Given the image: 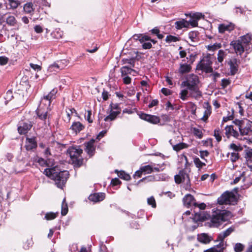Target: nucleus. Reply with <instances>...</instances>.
Returning a JSON list of instances; mask_svg holds the SVG:
<instances>
[{"label":"nucleus","instance_id":"a878e982","mask_svg":"<svg viewBox=\"0 0 252 252\" xmlns=\"http://www.w3.org/2000/svg\"><path fill=\"white\" fill-rule=\"evenodd\" d=\"M209 216L208 214L205 215L204 212H200L199 213H196L195 214L193 217V220L194 221H203L207 220Z\"/></svg>","mask_w":252,"mask_h":252},{"label":"nucleus","instance_id":"f8f14e48","mask_svg":"<svg viewBox=\"0 0 252 252\" xmlns=\"http://www.w3.org/2000/svg\"><path fill=\"white\" fill-rule=\"evenodd\" d=\"M121 111V108L119 107L118 105L115 104L114 105V106H111L110 114L104 118V121L107 122L108 121H111L114 120L117 116L120 114Z\"/></svg>","mask_w":252,"mask_h":252},{"label":"nucleus","instance_id":"bf43d9fd","mask_svg":"<svg viewBox=\"0 0 252 252\" xmlns=\"http://www.w3.org/2000/svg\"><path fill=\"white\" fill-rule=\"evenodd\" d=\"M239 158V155L238 153H232L231 154L230 159L232 162L236 161Z\"/></svg>","mask_w":252,"mask_h":252},{"label":"nucleus","instance_id":"ea45409f","mask_svg":"<svg viewBox=\"0 0 252 252\" xmlns=\"http://www.w3.org/2000/svg\"><path fill=\"white\" fill-rule=\"evenodd\" d=\"M68 212V206L67 203L65 202V199H64L63 201L62 205L61 213L63 216H65Z\"/></svg>","mask_w":252,"mask_h":252},{"label":"nucleus","instance_id":"7ed1b4c3","mask_svg":"<svg viewBox=\"0 0 252 252\" xmlns=\"http://www.w3.org/2000/svg\"><path fill=\"white\" fill-rule=\"evenodd\" d=\"M180 162L184 164L186 171H181L178 175L175 176V182L178 184L183 182L185 184H188L189 183V175L187 173L188 171V167L189 166L187 158L184 155H181L180 157Z\"/></svg>","mask_w":252,"mask_h":252},{"label":"nucleus","instance_id":"5fc2aeb1","mask_svg":"<svg viewBox=\"0 0 252 252\" xmlns=\"http://www.w3.org/2000/svg\"><path fill=\"white\" fill-rule=\"evenodd\" d=\"M230 84V81L228 79H223L221 80V86L223 89H224Z\"/></svg>","mask_w":252,"mask_h":252},{"label":"nucleus","instance_id":"72a5a7b5","mask_svg":"<svg viewBox=\"0 0 252 252\" xmlns=\"http://www.w3.org/2000/svg\"><path fill=\"white\" fill-rule=\"evenodd\" d=\"M24 10L27 13L31 14L33 12V4L31 2L27 3L24 5Z\"/></svg>","mask_w":252,"mask_h":252},{"label":"nucleus","instance_id":"338daca9","mask_svg":"<svg viewBox=\"0 0 252 252\" xmlns=\"http://www.w3.org/2000/svg\"><path fill=\"white\" fill-rule=\"evenodd\" d=\"M34 31L36 33H39L43 32L42 28L39 25H36L34 28Z\"/></svg>","mask_w":252,"mask_h":252},{"label":"nucleus","instance_id":"5701e85b","mask_svg":"<svg viewBox=\"0 0 252 252\" xmlns=\"http://www.w3.org/2000/svg\"><path fill=\"white\" fill-rule=\"evenodd\" d=\"M184 204L189 207L192 205L196 206V203L193 196L190 194L186 195L183 198Z\"/></svg>","mask_w":252,"mask_h":252},{"label":"nucleus","instance_id":"c9c22d12","mask_svg":"<svg viewBox=\"0 0 252 252\" xmlns=\"http://www.w3.org/2000/svg\"><path fill=\"white\" fill-rule=\"evenodd\" d=\"M94 143H86V151L88 153V154L90 155H92L95 148L93 145Z\"/></svg>","mask_w":252,"mask_h":252},{"label":"nucleus","instance_id":"cd10ccee","mask_svg":"<svg viewBox=\"0 0 252 252\" xmlns=\"http://www.w3.org/2000/svg\"><path fill=\"white\" fill-rule=\"evenodd\" d=\"M84 128V125L79 122H74L71 127L72 130L76 133L80 132Z\"/></svg>","mask_w":252,"mask_h":252},{"label":"nucleus","instance_id":"864d4df0","mask_svg":"<svg viewBox=\"0 0 252 252\" xmlns=\"http://www.w3.org/2000/svg\"><path fill=\"white\" fill-rule=\"evenodd\" d=\"M194 162L196 167L198 168H201L205 165V163L201 161L198 158H195L194 159Z\"/></svg>","mask_w":252,"mask_h":252},{"label":"nucleus","instance_id":"6ab92c4d","mask_svg":"<svg viewBox=\"0 0 252 252\" xmlns=\"http://www.w3.org/2000/svg\"><path fill=\"white\" fill-rule=\"evenodd\" d=\"M234 230V229L232 227H229L225 231L220 233L219 234L218 237V241H220L221 242L220 243V247L223 246V240L224 239L229 236Z\"/></svg>","mask_w":252,"mask_h":252},{"label":"nucleus","instance_id":"774afa93","mask_svg":"<svg viewBox=\"0 0 252 252\" xmlns=\"http://www.w3.org/2000/svg\"><path fill=\"white\" fill-rule=\"evenodd\" d=\"M109 94L106 91H104L102 94V96L104 100H107L109 98Z\"/></svg>","mask_w":252,"mask_h":252},{"label":"nucleus","instance_id":"2eb2a0df","mask_svg":"<svg viewBox=\"0 0 252 252\" xmlns=\"http://www.w3.org/2000/svg\"><path fill=\"white\" fill-rule=\"evenodd\" d=\"M140 118L152 124H157L160 122L159 117L155 115L142 113L140 115Z\"/></svg>","mask_w":252,"mask_h":252},{"label":"nucleus","instance_id":"6e6552de","mask_svg":"<svg viewBox=\"0 0 252 252\" xmlns=\"http://www.w3.org/2000/svg\"><path fill=\"white\" fill-rule=\"evenodd\" d=\"M199 83L198 77L196 75L191 74L186 77V80L182 82L181 85L182 86L186 87L189 90L198 87Z\"/></svg>","mask_w":252,"mask_h":252},{"label":"nucleus","instance_id":"c85d7f7f","mask_svg":"<svg viewBox=\"0 0 252 252\" xmlns=\"http://www.w3.org/2000/svg\"><path fill=\"white\" fill-rule=\"evenodd\" d=\"M132 71L135 72L133 69L127 66H124L120 68L122 76H127L128 74H131Z\"/></svg>","mask_w":252,"mask_h":252},{"label":"nucleus","instance_id":"39448f33","mask_svg":"<svg viewBox=\"0 0 252 252\" xmlns=\"http://www.w3.org/2000/svg\"><path fill=\"white\" fill-rule=\"evenodd\" d=\"M237 197L233 192L226 191L223 193L218 199L220 204H234L236 203Z\"/></svg>","mask_w":252,"mask_h":252},{"label":"nucleus","instance_id":"2f4dec72","mask_svg":"<svg viewBox=\"0 0 252 252\" xmlns=\"http://www.w3.org/2000/svg\"><path fill=\"white\" fill-rule=\"evenodd\" d=\"M188 89H184L181 90V92L179 94V97L182 100H186L188 99V97L190 96L189 94V92L188 90Z\"/></svg>","mask_w":252,"mask_h":252},{"label":"nucleus","instance_id":"f3484780","mask_svg":"<svg viewBox=\"0 0 252 252\" xmlns=\"http://www.w3.org/2000/svg\"><path fill=\"white\" fill-rule=\"evenodd\" d=\"M234 25L232 23H223L219 25L218 27L219 32L220 33H224L226 32H231L234 29Z\"/></svg>","mask_w":252,"mask_h":252},{"label":"nucleus","instance_id":"37998d69","mask_svg":"<svg viewBox=\"0 0 252 252\" xmlns=\"http://www.w3.org/2000/svg\"><path fill=\"white\" fill-rule=\"evenodd\" d=\"M36 143H26L25 147L27 151L33 150L36 147Z\"/></svg>","mask_w":252,"mask_h":252},{"label":"nucleus","instance_id":"49530a36","mask_svg":"<svg viewBox=\"0 0 252 252\" xmlns=\"http://www.w3.org/2000/svg\"><path fill=\"white\" fill-rule=\"evenodd\" d=\"M65 111L66 116L64 117V120L68 123L70 122L72 113L71 110L69 109V108L66 109Z\"/></svg>","mask_w":252,"mask_h":252},{"label":"nucleus","instance_id":"a211bd4d","mask_svg":"<svg viewBox=\"0 0 252 252\" xmlns=\"http://www.w3.org/2000/svg\"><path fill=\"white\" fill-rule=\"evenodd\" d=\"M191 69V66L190 64L185 63V60H183L182 62L180 64L179 72L180 74H184L189 72Z\"/></svg>","mask_w":252,"mask_h":252},{"label":"nucleus","instance_id":"c03bdc74","mask_svg":"<svg viewBox=\"0 0 252 252\" xmlns=\"http://www.w3.org/2000/svg\"><path fill=\"white\" fill-rule=\"evenodd\" d=\"M141 168L144 174H150L153 171V169L150 165L144 166Z\"/></svg>","mask_w":252,"mask_h":252},{"label":"nucleus","instance_id":"13d9d810","mask_svg":"<svg viewBox=\"0 0 252 252\" xmlns=\"http://www.w3.org/2000/svg\"><path fill=\"white\" fill-rule=\"evenodd\" d=\"M8 58L4 56L0 57V65H5L8 63Z\"/></svg>","mask_w":252,"mask_h":252},{"label":"nucleus","instance_id":"58836bf2","mask_svg":"<svg viewBox=\"0 0 252 252\" xmlns=\"http://www.w3.org/2000/svg\"><path fill=\"white\" fill-rule=\"evenodd\" d=\"M198 33L196 31L190 32L189 33V37L191 41H196L198 38Z\"/></svg>","mask_w":252,"mask_h":252},{"label":"nucleus","instance_id":"052dcab7","mask_svg":"<svg viewBox=\"0 0 252 252\" xmlns=\"http://www.w3.org/2000/svg\"><path fill=\"white\" fill-rule=\"evenodd\" d=\"M161 91L166 96L172 94V91L167 88H163L161 89Z\"/></svg>","mask_w":252,"mask_h":252},{"label":"nucleus","instance_id":"0eeeda50","mask_svg":"<svg viewBox=\"0 0 252 252\" xmlns=\"http://www.w3.org/2000/svg\"><path fill=\"white\" fill-rule=\"evenodd\" d=\"M230 147L234 151L238 152L243 150L244 148L245 149V157L246 161L249 162H252V149L247 148L246 146H242L240 143H232Z\"/></svg>","mask_w":252,"mask_h":252},{"label":"nucleus","instance_id":"a19ab883","mask_svg":"<svg viewBox=\"0 0 252 252\" xmlns=\"http://www.w3.org/2000/svg\"><path fill=\"white\" fill-rule=\"evenodd\" d=\"M179 40L177 37L171 35H167L165 38V41L167 43L175 42Z\"/></svg>","mask_w":252,"mask_h":252},{"label":"nucleus","instance_id":"393cba45","mask_svg":"<svg viewBox=\"0 0 252 252\" xmlns=\"http://www.w3.org/2000/svg\"><path fill=\"white\" fill-rule=\"evenodd\" d=\"M189 90L190 91V96L196 99L202 96V92L199 90L198 87L189 89Z\"/></svg>","mask_w":252,"mask_h":252},{"label":"nucleus","instance_id":"423d86ee","mask_svg":"<svg viewBox=\"0 0 252 252\" xmlns=\"http://www.w3.org/2000/svg\"><path fill=\"white\" fill-rule=\"evenodd\" d=\"M231 216V213L229 212L226 211L213 216L211 220L212 222L211 226H218L222 222L227 220Z\"/></svg>","mask_w":252,"mask_h":252},{"label":"nucleus","instance_id":"4be33fe9","mask_svg":"<svg viewBox=\"0 0 252 252\" xmlns=\"http://www.w3.org/2000/svg\"><path fill=\"white\" fill-rule=\"evenodd\" d=\"M105 197L104 193H95L91 194L89 197V199L94 202H97L102 201Z\"/></svg>","mask_w":252,"mask_h":252},{"label":"nucleus","instance_id":"de8ad7c7","mask_svg":"<svg viewBox=\"0 0 252 252\" xmlns=\"http://www.w3.org/2000/svg\"><path fill=\"white\" fill-rule=\"evenodd\" d=\"M123 64H129L130 65L131 67L134 66V63L135 60L132 59H124L122 61Z\"/></svg>","mask_w":252,"mask_h":252},{"label":"nucleus","instance_id":"6e6d98bb","mask_svg":"<svg viewBox=\"0 0 252 252\" xmlns=\"http://www.w3.org/2000/svg\"><path fill=\"white\" fill-rule=\"evenodd\" d=\"M188 22H189V25H190L193 27H196L198 25V21L193 17Z\"/></svg>","mask_w":252,"mask_h":252},{"label":"nucleus","instance_id":"dca6fc26","mask_svg":"<svg viewBox=\"0 0 252 252\" xmlns=\"http://www.w3.org/2000/svg\"><path fill=\"white\" fill-rule=\"evenodd\" d=\"M239 63L240 61L235 58L230 59L228 61L231 75H234L237 73Z\"/></svg>","mask_w":252,"mask_h":252},{"label":"nucleus","instance_id":"4d7b16f0","mask_svg":"<svg viewBox=\"0 0 252 252\" xmlns=\"http://www.w3.org/2000/svg\"><path fill=\"white\" fill-rule=\"evenodd\" d=\"M214 136L216 137L217 140L219 142L221 140V136L220 135V132L219 130H215Z\"/></svg>","mask_w":252,"mask_h":252},{"label":"nucleus","instance_id":"3c124183","mask_svg":"<svg viewBox=\"0 0 252 252\" xmlns=\"http://www.w3.org/2000/svg\"><path fill=\"white\" fill-rule=\"evenodd\" d=\"M244 248V246L241 243H237L234 246V251L235 252H241Z\"/></svg>","mask_w":252,"mask_h":252},{"label":"nucleus","instance_id":"603ef678","mask_svg":"<svg viewBox=\"0 0 252 252\" xmlns=\"http://www.w3.org/2000/svg\"><path fill=\"white\" fill-rule=\"evenodd\" d=\"M193 132L194 135L198 138L200 139L202 137V132L200 129L194 128L193 129Z\"/></svg>","mask_w":252,"mask_h":252},{"label":"nucleus","instance_id":"aec40b11","mask_svg":"<svg viewBox=\"0 0 252 252\" xmlns=\"http://www.w3.org/2000/svg\"><path fill=\"white\" fill-rule=\"evenodd\" d=\"M151 37L148 35H144L140 38V42L142 43V46L144 49H149L152 47V43L150 42Z\"/></svg>","mask_w":252,"mask_h":252},{"label":"nucleus","instance_id":"4c0bfd02","mask_svg":"<svg viewBox=\"0 0 252 252\" xmlns=\"http://www.w3.org/2000/svg\"><path fill=\"white\" fill-rule=\"evenodd\" d=\"M221 47V44L220 43H216L213 45H209L207 46L208 50L210 51H215Z\"/></svg>","mask_w":252,"mask_h":252},{"label":"nucleus","instance_id":"1a4fd4ad","mask_svg":"<svg viewBox=\"0 0 252 252\" xmlns=\"http://www.w3.org/2000/svg\"><path fill=\"white\" fill-rule=\"evenodd\" d=\"M32 124L29 121H21L18 125V131L20 134H26L32 128Z\"/></svg>","mask_w":252,"mask_h":252},{"label":"nucleus","instance_id":"69168bd1","mask_svg":"<svg viewBox=\"0 0 252 252\" xmlns=\"http://www.w3.org/2000/svg\"><path fill=\"white\" fill-rule=\"evenodd\" d=\"M158 99H153L151 102L149 104L148 106L149 108H152L158 104Z\"/></svg>","mask_w":252,"mask_h":252},{"label":"nucleus","instance_id":"9b49d317","mask_svg":"<svg viewBox=\"0 0 252 252\" xmlns=\"http://www.w3.org/2000/svg\"><path fill=\"white\" fill-rule=\"evenodd\" d=\"M58 90L57 89H53L47 95H44L41 100V103L44 104L47 107L50 106L51 101L56 98V95Z\"/></svg>","mask_w":252,"mask_h":252},{"label":"nucleus","instance_id":"e2e57ef3","mask_svg":"<svg viewBox=\"0 0 252 252\" xmlns=\"http://www.w3.org/2000/svg\"><path fill=\"white\" fill-rule=\"evenodd\" d=\"M123 78V82L125 84H129L131 82V78L128 76H122Z\"/></svg>","mask_w":252,"mask_h":252},{"label":"nucleus","instance_id":"4468645a","mask_svg":"<svg viewBox=\"0 0 252 252\" xmlns=\"http://www.w3.org/2000/svg\"><path fill=\"white\" fill-rule=\"evenodd\" d=\"M230 44L237 55H241L244 52V45L240 39L232 41Z\"/></svg>","mask_w":252,"mask_h":252},{"label":"nucleus","instance_id":"20e7f679","mask_svg":"<svg viewBox=\"0 0 252 252\" xmlns=\"http://www.w3.org/2000/svg\"><path fill=\"white\" fill-rule=\"evenodd\" d=\"M67 152L73 163L80 166L83 164V159L80 158L82 150L78 147H72L68 149Z\"/></svg>","mask_w":252,"mask_h":252},{"label":"nucleus","instance_id":"79ce46f5","mask_svg":"<svg viewBox=\"0 0 252 252\" xmlns=\"http://www.w3.org/2000/svg\"><path fill=\"white\" fill-rule=\"evenodd\" d=\"M118 175L120 178L126 181H128L130 179V175L124 171L120 172Z\"/></svg>","mask_w":252,"mask_h":252},{"label":"nucleus","instance_id":"9d476101","mask_svg":"<svg viewBox=\"0 0 252 252\" xmlns=\"http://www.w3.org/2000/svg\"><path fill=\"white\" fill-rule=\"evenodd\" d=\"M212 62L209 57H205L201 61L200 63V68L201 70L207 73H210L213 71L212 67Z\"/></svg>","mask_w":252,"mask_h":252},{"label":"nucleus","instance_id":"e433bc0d","mask_svg":"<svg viewBox=\"0 0 252 252\" xmlns=\"http://www.w3.org/2000/svg\"><path fill=\"white\" fill-rule=\"evenodd\" d=\"M223 248V247H220L219 245L216 247H214L207 249L204 251V252H222Z\"/></svg>","mask_w":252,"mask_h":252},{"label":"nucleus","instance_id":"ddd939ff","mask_svg":"<svg viewBox=\"0 0 252 252\" xmlns=\"http://www.w3.org/2000/svg\"><path fill=\"white\" fill-rule=\"evenodd\" d=\"M42 105H44V104L41 103L36 110V114L38 117L41 120L45 121L48 117V112L49 107H47L46 105L43 107Z\"/></svg>","mask_w":252,"mask_h":252},{"label":"nucleus","instance_id":"c756f323","mask_svg":"<svg viewBox=\"0 0 252 252\" xmlns=\"http://www.w3.org/2000/svg\"><path fill=\"white\" fill-rule=\"evenodd\" d=\"M240 41L241 42L245 45L249 44V43H251L252 35L249 33H248L246 35L242 36L240 37Z\"/></svg>","mask_w":252,"mask_h":252},{"label":"nucleus","instance_id":"7c9ffc66","mask_svg":"<svg viewBox=\"0 0 252 252\" xmlns=\"http://www.w3.org/2000/svg\"><path fill=\"white\" fill-rule=\"evenodd\" d=\"M228 52L226 51L220 50L218 53L217 60L219 63H222L224 59L226 57Z\"/></svg>","mask_w":252,"mask_h":252},{"label":"nucleus","instance_id":"f03ea898","mask_svg":"<svg viewBox=\"0 0 252 252\" xmlns=\"http://www.w3.org/2000/svg\"><path fill=\"white\" fill-rule=\"evenodd\" d=\"M44 173L53 180L57 187L61 189L64 186L69 176L68 171L65 170L61 171L56 167L45 169Z\"/></svg>","mask_w":252,"mask_h":252},{"label":"nucleus","instance_id":"bb28decb","mask_svg":"<svg viewBox=\"0 0 252 252\" xmlns=\"http://www.w3.org/2000/svg\"><path fill=\"white\" fill-rule=\"evenodd\" d=\"M175 26L178 30L182 29L183 28H188L189 26V22L184 19H182L176 21L175 23Z\"/></svg>","mask_w":252,"mask_h":252},{"label":"nucleus","instance_id":"09e8293b","mask_svg":"<svg viewBox=\"0 0 252 252\" xmlns=\"http://www.w3.org/2000/svg\"><path fill=\"white\" fill-rule=\"evenodd\" d=\"M92 111L88 110L85 114V119L88 121L89 123H92L93 122V119L92 118Z\"/></svg>","mask_w":252,"mask_h":252},{"label":"nucleus","instance_id":"f257e3e1","mask_svg":"<svg viewBox=\"0 0 252 252\" xmlns=\"http://www.w3.org/2000/svg\"><path fill=\"white\" fill-rule=\"evenodd\" d=\"M238 125L240 134L234 130L233 126H229L225 127V134L228 138L232 136L238 140H244L245 138H243L242 137L248 135L249 132L252 131V122L247 120L240 121Z\"/></svg>","mask_w":252,"mask_h":252},{"label":"nucleus","instance_id":"412c9836","mask_svg":"<svg viewBox=\"0 0 252 252\" xmlns=\"http://www.w3.org/2000/svg\"><path fill=\"white\" fill-rule=\"evenodd\" d=\"M197 240L200 243L207 244L213 240V238L207 233H202L197 235Z\"/></svg>","mask_w":252,"mask_h":252},{"label":"nucleus","instance_id":"a18cd8bd","mask_svg":"<svg viewBox=\"0 0 252 252\" xmlns=\"http://www.w3.org/2000/svg\"><path fill=\"white\" fill-rule=\"evenodd\" d=\"M57 213L53 212L47 213L46 214L45 218L47 220H52L55 219L57 217Z\"/></svg>","mask_w":252,"mask_h":252},{"label":"nucleus","instance_id":"680f3d73","mask_svg":"<svg viewBox=\"0 0 252 252\" xmlns=\"http://www.w3.org/2000/svg\"><path fill=\"white\" fill-rule=\"evenodd\" d=\"M148 203L152 205L153 207H156V204L155 199L153 197H151L148 199Z\"/></svg>","mask_w":252,"mask_h":252},{"label":"nucleus","instance_id":"0e129e2a","mask_svg":"<svg viewBox=\"0 0 252 252\" xmlns=\"http://www.w3.org/2000/svg\"><path fill=\"white\" fill-rule=\"evenodd\" d=\"M143 174L142 170H141V168H140V169L138 171H137L135 174L134 175V178H140L142 174Z\"/></svg>","mask_w":252,"mask_h":252},{"label":"nucleus","instance_id":"f704fd0d","mask_svg":"<svg viewBox=\"0 0 252 252\" xmlns=\"http://www.w3.org/2000/svg\"><path fill=\"white\" fill-rule=\"evenodd\" d=\"M173 149L178 152L184 148L188 147L186 144L185 143H178L175 145H172Z\"/></svg>","mask_w":252,"mask_h":252},{"label":"nucleus","instance_id":"473e14b6","mask_svg":"<svg viewBox=\"0 0 252 252\" xmlns=\"http://www.w3.org/2000/svg\"><path fill=\"white\" fill-rule=\"evenodd\" d=\"M6 22L9 26H14L17 24V20L14 16L9 15L6 18Z\"/></svg>","mask_w":252,"mask_h":252},{"label":"nucleus","instance_id":"8fccbe9b","mask_svg":"<svg viewBox=\"0 0 252 252\" xmlns=\"http://www.w3.org/2000/svg\"><path fill=\"white\" fill-rule=\"evenodd\" d=\"M8 4L10 5V8L15 9L18 7L19 2L14 0H8Z\"/></svg>","mask_w":252,"mask_h":252},{"label":"nucleus","instance_id":"b1692460","mask_svg":"<svg viewBox=\"0 0 252 252\" xmlns=\"http://www.w3.org/2000/svg\"><path fill=\"white\" fill-rule=\"evenodd\" d=\"M204 108L205 110L203 113V116L201 118V120L203 122H206L208 117L211 114L212 108L208 103H205Z\"/></svg>","mask_w":252,"mask_h":252}]
</instances>
